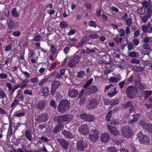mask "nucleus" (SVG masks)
<instances>
[{"mask_svg": "<svg viewBox=\"0 0 152 152\" xmlns=\"http://www.w3.org/2000/svg\"><path fill=\"white\" fill-rule=\"evenodd\" d=\"M70 106L69 101L66 99L62 100L58 106V110L61 113H64L69 110Z\"/></svg>", "mask_w": 152, "mask_h": 152, "instance_id": "f257e3e1", "label": "nucleus"}, {"mask_svg": "<svg viewBox=\"0 0 152 152\" xmlns=\"http://www.w3.org/2000/svg\"><path fill=\"white\" fill-rule=\"evenodd\" d=\"M73 118V116L72 115L67 114L63 116H56L54 118V121L57 123L65 122H70L72 119Z\"/></svg>", "mask_w": 152, "mask_h": 152, "instance_id": "f03ea898", "label": "nucleus"}, {"mask_svg": "<svg viewBox=\"0 0 152 152\" xmlns=\"http://www.w3.org/2000/svg\"><path fill=\"white\" fill-rule=\"evenodd\" d=\"M137 137L140 143L144 145H149L150 140L149 138L145 134H143L142 132H140L137 134Z\"/></svg>", "mask_w": 152, "mask_h": 152, "instance_id": "7ed1b4c3", "label": "nucleus"}, {"mask_svg": "<svg viewBox=\"0 0 152 152\" xmlns=\"http://www.w3.org/2000/svg\"><path fill=\"white\" fill-rule=\"evenodd\" d=\"M122 134L128 138L131 137L132 134V130L129 127H124L121 129Z\"/></svg>", "mask_w": 152, "mask_h": 152, "instance_id": "20e7f679", "label": "nucleus"}, {"mask_svg": "<svg viewBox=\"0 0 152 152\" xmlns=\"http://www.w3.org/2000/svg\"><path fill=\"white\" fill-rule=\"evenodd\" d=\"M99 132L96 130H93L89 133V138L92 141L95 142L99 138Z\"/></svg>", "mask_w": 152, "mask_h": 152, "instance_id": "39448f33", "label": "nucleus"}, {"mask_svg": "<svg viewBox=\"0 0 152 152\" xmlns=\"http://www.w3.org/2000/svg\"><path fill=\"white\" fill-rule=\"evenodd\" d=\"M136 89L135 87L130 86L128 87L126 91L127 96L129 98H132L136 93Z\"/></svg>", "mask_w": 152, "mask_h": 152, "instance_id": "423d86ee", "label": "nucleus"}, {"mask_svg": "<svg viewBox=\"0 0 152 152\" xmlns=\"http://www.w3.org/2000/svg\"><path fill=\"white\" fill-rule=\"evenodd\" d=\"M87 146L86 142L83 140H80L77 143V148L79 151H83Z\"/></svg>", "mask_w": 152, "mask_h": 152, "instance_id": "0eeeda50", "label": "nucleus"}, {"mask_svg": "<svg viewBox=\"0 0 152 152\" xmlns=\"http://www.w3.org/2000/svg\"><path fill=\"white\" fill-rule=\"evenodd\" d=\"M98 91V89L96 85H91L87 88L85 94L87 95H90L96 93Z\"/></svg>", "mask_w": 152, "mask_h": 152, "instance_id": "6e6552de", "label": "nucleus"}, {"mask_svg": "<svg viewBox=\"0 0 152 152\" xmlns=\"http://www.w3.org/2000/svg\"><path fill=\"white\" fill-rule=\"evenodd\" d=\"M80 57L77 55L75 56L72 58L68 64L69 66L72 67L74 66L75 65L77 64L80 60Z\"/></svg>", "mask_w": 152, "mask_h": 152, "instance_id": "1a4fd4ad", "label": "nucleus"}, {"mask_svg": "<svg viewBox=\"0 0 152 152\" xmlns=\"http://www.w3.org/2000/svg\"><path fill=\"white\" fill-rule=\"evenodd\" d=\"M57 141L64 149L67 150L68 149L69 143L66 141L61 138L58 139Z\"/></svg>", "mask_w": 152, "mask_h": 152, "instance_id": "9d476101", "label": "nucleus"}, {"mask_svg": "<svg viewBox=\"0 0 152 152\" xmlns=\"http://www.w3.org/2000/svg\"><path fill=\"white\" fill-rule=\"evenodd\" d=\"M84 89L82 90L79 94L78 99H80L79 101V104L81 105L84 103L86 98V94H84Z\"/></svg>", "mask_w": 152, "mask_h": 152, "instance_id": "9b49d317", "label": "nucleus"}, {"mask_svg": "<svg viewBox=\"0 0 152 152\" xmlns=\"http://www.w3.org/2000/svg\"><path fill=\"white\" fill-rule=\"evenodd\" d=\"M48 119V116L47 114L42 113L39 115L37 119L38 122L42 123L47 121Z\"/></svg>", "mask_w": 152, "mask_h": 152, "instance_id": "f8f14e48", "label": "nucleus"}, {"mask_svg": "<svg viewBox=\"0 0 152 152\" xmlns=\"http://www.w3.org/2000/svg\"><path fill=\"white\" fill-rule=\"evenodd\" d=\"M97 104V100L96 99H92L89 101L88 107L89 109H93L96 107Z\"/></svg>", "mask_w": 152, "mask_h": 152, "instance_id": "ddd939ff", "label": "nucleus"}, {"mask_svg": "<svg viewBox=\"0 0 152 152\" xmlns=\"http://www.w3.org/2000/svg\"><path fill=\"white\" fill-rule=\"evenodd\" d=\"M79 130L82 134L86 135L89 132L88 126L86 124L82 125L79 128Z\"/></svg>", "mask_w": 152, "mask_h": 152, "instance_id": "4468645a", "label": "nucleus"}, {"mask_svg": "<svg viewBox=\"0 0 152 152\" xmlns=\"http://www.w3.org/2000/svg\"><path fill=\"white\" fill-rule=\"evenodd\" d=\"M107 126L111 133L115 136L118 135L119 133V131L115 127L108 125Z\"/></svg>", "mask_w": 152, "mask_h": 152, "instance_id": "2eb2a0df", "label": "nucleus"}, {"mask_svg": "<svg viewBox=\"0 0 152 152\" xmlns=\"http://www.w3.org/2000/svg\"><path fill=\"white\" fill-rule=\"evenodd\" d=\"M100 139L102 142L107 143L110 139V136L107 133H102L100 136Z\"/></svg>", "mask_w": 152, "mask_h": 152, "instance_id": "dca6fc26", "label": "nucleus"}, {"mask_svg": "<svg viewBox=\"0 0 152 152\" xmlns=\"http://www.w3.org/2000/svg\"><path fill=\"white\" fill-rule=\"evenodd\" d=\"M78 92L77 90L74 88L70 89L68 90V95L71 98L76 97L78 95Z\"/></svg>", "mask_w": 152, "mask_h": 152, "instance_id": "f3484780", "label": "nucleus"}, {"mask_svg": "<svg viewBox=\"0 0 152 152\" xmlns=\"http://www.w3.org/2000/svg\"><path fill=\"white\" fill-rule=\"evenodd\" d=\"M32 132L30 130H26L25 133L26 137L31 142V141L32 139Z\"/></svg>", "mask_w": 152, "mask_h": 152, "instance_id": "a211bd4d", "label": "nucleus"}, {"mask_svg": "<svg viewBox=\"0 0 152 152\" xmlns=\"http://www.w3.org/2000/svg\"><path fill=\"white\" fill-rule=\"evenodd\" d=\"M45 102L43 101H40L36 105V107L39 110H42L45 107Z\"/></svg>", "mask_w": 152, "mask_h": 152, "instance_id": "6ab92c4d", "label": "nucleus"}, {"mask_svg": "<svg viewBox=\"0 0 152 152\" xmlns=\"http://www.w3.org/2000/svg\"><path fill=\"white\" fill-rule=\"evenodd\" d=\"M62 134L66 137L69 138H72L73 136L71 132L70 131H67L65 130L62 131Z\"/></svg>", "mask_w": 152, "mask_h": 152, "instance_id": "aec40b11", "label": "nucleus"}, {"mask_svg": "<svg viewBox=\"0 0 152 152\" xmlns=\"http://www.w3.org/2000/svg\"><path fill=\"white\" fill-rule=\"evenodd\" d=\"M148 123H147L144 120H142L140 121L139 124L140 126H141L143 129L145 130L148 127Z\"/></svg>", "mask_w": 152, "mask_h": 152, "instance_id": "412c9836", "label": "nucleus"}, {"mask_svg": "<svg viewBox=\"0 0 152 152\" xmlns=\"http://www.w3.org/2000/svg\"><path fill=\"white\" fill-rule=\"evenodd\" d=\"M142 5L144 8H152V4L150 0H149L148 1H144L142 3Z\"/></svg>", "mask_w": 152, "mask_h": 152, "instance_id": "4be33fe9", "label": "nucleus"}, {"mask_svg": "<svg viewBox=\"0 0 152 152\" xmlns=\"http://www.w3.org/2000/svg\"><path fill=\"white\" fill-rule=\"evenodd\" d=\"M60 85V83L59 81H55L53 82L51 87L55 89H57Z\"/></svg>", "mask_w": 152, "mask_h": 152, "instance_id": "5701e85b", "label": "nucleus"}, {"mask_svg": "<svg viewBox=\"0 0 152 152\" xmlns=\"http://www.w3.org/2000/svg\"><path fill=\"white\" fill-rule=\"evenodd\" d=\"M95 119V118L94 115L91 114H88L86 121L92 122L94 121Z\"/></svg>", "mask_w": 152, "mask_h": 152, "instance_id": "b1692460", "label": "nucleus"}, {"mask_svg": "<svg viewBox=\"0 0 152 152\" xmlns=\"http://www.w3.org/2000/svg\"><path fill=\"white\" fill-rule=\"evenodd\" d=\"M44 95L45 96H47L49 93V90L48 88L47 87H45L42 91Z\"/></svg>", "mask_w": 152, "mask_h": 152, "instance_id": "393cba45", "label": "nucleus"}, {"mask_svg": "<svg viewBox=\"0 0 152 152\" xmlns=\"http://www.w3.org/2000/svg\"><path fill=\"white\" fill-rule=\"evenodd\" d=\"M107 152H116L117 151L116 148L114 146H111L108 148L107 149Z\"/></svg>", "mask_w": 152, "mask_h": 152, "instance_id": "a878e982", "label": "nucleus"}, {"mask_svg": "<svg viewBox=\"0 0 152 152\" xmlns=\"http://www.w3.org/2000/svg\"><path fill=\"white\" fill-rule=\"evenodd\" d=\"M137 107V106L135 104H132L130 106V107L129 109V112L130 113L134 112Z\"/></svg>", "mask_w": 152, "mask_h": 152, "instance_id": "bb28decb", "label": "nucleus"}, {"mask_svg": "<svg viewBox=\"0 0 152 152\" xmlns=\"http://www.w3.org/2000/svg\"><path fill=\"white\" fill-rule=\"evenodd\" d=\"M112 112V110H110L107 114V115L106 116V120L108 121H110V118H111Z\"/></svg>", "mask_w": 152, "mask_h": 152, "instance_id": "cd10ccee", "label": "nucleus"}, {"mask_svg": "<svg viewBox=\"0 0 152 152\" xmlns=\"http://www.w3.org/2000/svg\"><path fill=\"white\" fill-rule=\"evenodd\" d=\"M93 79H90L87 82L86 84L84 85V87L85 88H87L92 83Z\"/></svg>", "mask_w": 152, "mask_h": 152, "instance_id": "c85d7f7f", "label": "nucleus"}, {"mask_svg": "<svg viewBox=\"0 0 152 152\" xmlns=\"http://www.w3.org/2000/svg\"><path fill=\"white\" fill-rule=\"evenodd\" d=\"M97 50L96 48H94L93 49H91L88 48H86V53L87 54L93 53H94L95 51Z\"/></svg>", "mask_w": 152, "mask_h": 152, "instance_id": "c756f323", "label": "nucleus"}, {"mask_svg": "<svg viewBox=\"0 0 152 152\" xmlns=\"http://www.w3.org/2000/svg\"><path fill=\"white\" fill-rule=\"evenodd\" d=\"M50 48L51 54L54 55H55L56 52V48H55V46L53 45H52L50 46Z\"/></svg>", "mask_w": 152, "mask_h": 152, "instance_id": "7c9ffc66", "label": "nucleus"}, {"mask_svg": "<svg viewBox=\"0 0 152 152\" xmlns=\"http://www.w3.org/2000/svg\"><path fill=\"white\" fill-rule=\"evenodd\" d=\"M145 9L144 7H142L137 10L138 13L141 15L144 14L145 12Z\"/></svg>", "mask_w": 152, "mask_h": 152, "instance_id": "2f4dec72", "label": "nucleus"}, {"mask_svg": "<svg viewBox=\"0 0 152 152\" xmlns=\"http://www.w3.org/2000/svg\"><path fill=\"white\" fill-rule=\"evenodd\" d=\"M136 89L137 88L139 89L142 90L144 88V87L143 86L140 82H139L136 84Z\"/></svg>", "mask_w": 152, "mask_h": 152, "instance_id": "473e14b6", "label": "nucleus"}, {"mask_svg": "<svg viewBox=\"0 0 152 152\" xmlns=\"http://www.w3.org/2000/svg\"><path fill=\"white\" fill-rule=\"evenodd\" d=\"M133 77L134 81L136 83V84L140 82L141 78L138 75L133 76Z\"/></svg>", "mask_w": 152, "mask_h": 152, "instance_id": "72a5a7b5", "label": "nucleus"}, {"mask_svg": "<svg viewBox=\"0 0 152 152\" xmlns=\"http://www.w3.org/2000/svg\"><path fill=\"white\" fill-rule=\"evenodd\" d=\"M15 23L12 20H10L9 24V27L10 29H12L14 28Z\"/></svg>", "mask_w": 152, "mask_h": 152, "instance_id": "f704fd0d", "label": "nucleus"}, {"mask_svg": "<svg viewBox=\"0 0 152 152\" xmlns=\"http://www.w3.org/2000/svg\"><path fill=\"white\" fill-rule=\"evenodd\" d=\"M132 104V103L131 101L126 102L124 104V107L125 109H127Z\"/></svg>", "mask_w": 152, "mask_h": 152, "instance_id": "c9c22d12", "label": "nucleus"}, {"mask_svg": "<svg viewBox=\"0 0 152 152\" xmlns=\"http://www.w3.org/2000/svg\"><path fill=\"white\" fill-rule=\"evenodd\" d=\"M60 26L62 28H64L68 26L67 22L65 21H62L60 23Z\"/></svg>", "mask_w": 152, "mask_h": 152, "instance_id": "e433bc0d", "label": "nucleus"}, {"mask_svg": "<svg viewBox=\"0 0 152 152\" xmlns=\"http://www.w3.org/2000/svg\"><path fill=\"white\" fill-rule=\"evenodd\" d=\"M88 114H86V113H83L80 115V118L85 121H86V120L87 118V115Z\"/></svg>", "mask_w": 152, "mask_h": 152, "instance_id": "4c0bfd02", "label": "nucleus"}, {"mask_svg": "<svg viewBox=\"0 0 152 152\" xmlns=\"http://www.w3.org/2000/svg\"><path fill=\"white\" fill-rule=\"evenodd\" d=\"M85 74V72L84 71H80L77 73V77L79 78H82Z\"/></svg>", "mask_w": 152, "mask_h": 152, "instance_id": "58836bf2", "label": "nucleus"}, {"mask_svg": "<svg viewBox=\"0 0 152 152\" xmlns=\"http://www.w3.org/2000/svg\"><path fill=\"white\" fill-rule=\"evenodd\" d=\"M119 80V78L118 77H111L110 78V82L111 83H115L117 82L118 80Z\"/></svg>", "mask_w": 152, "mask_h": 152, "instance_id": "ea45409f", "label": "nucleus"}, {"mask_svg": "<svg viewBox=\"0 0 152 152\" xmlns=\"http://www.w3.org/2000/svg\"><path fill=\"white\" fill-rule=\"evenodd\" d=\"M12 15L15 17H18V14L16 10V8H13L12 10Z\"/></svg>", "mask_w": 152, "mask_h": 152, "instance_id": "a19ab883", "label": "nucleus"}, {"mask_svg": "<svg viewBox=\"0 0 152 152\" xmlns=\"http://www.w3.org/2000/svg\"><path fill=\"white\" fill-rule=\"evenodd\" d=\"M148 126L147 127L146 130L149 132L152 133V124L151 123H148Z\"/></svg>", "mask_w": 152, "mask_h": 152, "instance_id": "79ce46f5", "label": "nucleus"}, {"mask_svg": "<svg viewBox=\"0 0 152 152\" xmlns=\"http://www.w3.org/2000/svg\"><path fill=\"white\" fill-rule=\"evenodd\" d=\"M128 56L133 58H135L137 57V55L135 52L133 51L129 53Z\"/></svg>", "mask_w": 152, "mask_h": 152, "instance_id": "37998d69", "label": "nucleus"}, {"mask_svg": "<svg viewBox=\"0 0 152 152\" xmlns=\"http://www.w3.org/2000/svg\"><path fill=\"white\" fill-rule=\"evenodd\" d=\"M50 104L53 108H55L57 107V105L56 104L55 101L53 100H52L50 101Z\"/></svg>", "mask_w": 152, "mask_h": 152, "instance_id": "c03bdc74", "label": "nucleus"}, {"mask_svg": "<svg viewBox=\"0 0 152 152\" xmlns=\"http://www.w3.org/2000/svg\"><path fill=\"white\" fill-rule=\"evenodd\" d=\"M145 91L146 92V95L144 98L145 99H146L147 98H148L151 94L152 91Z\"/></svg>", "mask_w": 152, "mask_h": 152, "instance_id": "a18cd8bd", "label": "nucleus"}, {"mask_svg": "<svg viewBox=\"0 0 152 152\" xmlns=\"http://www.w3.org/2000/svg\"><path fill=\"white\" fill-rule=\"evenodd\" d=\"M136 67V70L138 72H142L144 70V68L139 66H135Z\"/></svg>", "mask_w": 152, "mask_h": 152, "instance_id": "49530a36", "label": "nucleus"}, {"mask_svg": "<svg viewBox=\"0 0 152 152\" xmlns=\"http://www.w3.org/2000/svg\"><path fill=\"white\" fill-rule=\"evenodd\" d=\"M99 36V34H90L88 36V37L91 38H97Z\"/></svg>", "mask_w": 152, "mask_h": 152, "instance_id": "de8ad7c7", "label": "nucleus"}, {"mask_svg": "<svg viewBox=\"0 0 152 152\" xmlns=\"http://www.w3.org/2000/svg\"><path fill=\"white\" fill-rule=\"evenodd\" d=\"M134 47V45L132 42H130L129 43L128 46V50L129 51L132 50Z\"/></svg>", "mask_w": 152, "mask_h": 152, "instance_id": "09e8293b", "label": "nucleus"}, {"mask_svg": "<svg viewBox=\"0 0 152 152\" xmlns=\"http://www.w3.org/2000/svg\"><path fill=\"white\" fill-rule=\"evenodd\" d=\"M48 80V78H45L42 79L41 82L39 83V85L40 86L43 84L45 83V82Z\"/></svg>", "mask_w": 152, "mask_h": 152, "instance_id": "8fccbe9b", "label": "nucleus"}, {"mask_svg": "<svg viewBox=\"0 0 152 152\" xmlns=\"http://www.w3.org/2000/svg\"><path fill=\"white\" fill-rule=\"evenodd\" d=\"M142 30L143 32L146 33L148 32V28L147 26L145 25H143L142 26Z\"/></svg>", "mask_w": 152, "mask_h": 152, "instance_id": "3c124183", "label": "nucleus"}, {"mask_svg": "<svg viewBox=\"0 0 152 152\" xmlns=\"http://www.w3.org/2000/svg\"><path fill=\"white\" fill-rule=\"evenodd\" d=\"M126 22L127 23V25L129 26H131L132 24V20L130 18H128L126 19Z\"/></svg>", "mask_w": 152, "mask_h": 152, "instance_id": "603ef678", "label": "nucleus"}, {"mask_svg": "<svg viewBox=\"0 0 152 152\" xmlns=\"http://www.w3.org/2000/svg\"><path fill=\"white\" fill-rule=\"evenodd\" d=\"M143 48L147 50H149L150 48V46L148 44L146 43L144 44Z\"/></svg>", "mask_w": 152, "mask_h": 152, "instance_id": "864d4df0", "label": "nucleus"}, {"mask_svg": "<svg viewBox=\"0 0 152 152\" xmlns=\"http://www.w3.org/2000/svg\"><path fill=\"white\" fill-rule=\"evenodd\" d=\"M61 130V129H60L58 127L56 126L53 129L52 132L55 133H57L58 132H59Z\"/></svg>", "mask_w": 152, "mask_h": 152, "instance_id": "5fc2aeb1", "label": "nucleus"}, {"mask_svg": "<svg viewBox=\"0 0 152 152\" xmlns=\"http://www.w3.org/2000/svg\"><path fill=\"white\" fill-rule=\"evenodd\" d=\"M89 24L90 26L94 27L95 28L96 27V25L95 22L93 20L90 21Z\"/></svg>", "mask_w": 152, "mask_h": 152, "instance_id": "6e6d98bb", "label": "nucleus"}, {"mask_svg": "<svg viewBox=\"0 0 152 152\" xmlns=\"http://www.w3.org/2000/svg\"><path fill=\"white\" fill-rule=\"evenodd\" d=\"M24 93L25 94L31 95L32 94V91L28 89H26L24 91Z\"/></svg>", "mask_w": 152, "mask_h": 152, "instance_id": "4d7b16f0", "label": "nucleus"}, {"mask_svg": "<svg viewBox=\"0 0 152 152\" xmlns=\"http://www.w3.org/2000/svg\"><path fill=\"white\" fill-rule=\"evenodd\" d=\"M38 127L39 128V129H41L42 130H43V132H45V131H46V129L45 128V126L43 124H41L39 125Z\"/></svg>", "mask_w": 152, "mask_h": 152, "instance_id": "13d9d810", "label": "nucleus"}, {"mask_svg": "<svg viewBox=\"0 0 152 152\" xmlns=\"http://www.w3.org/2000/svg\"><path fill=\"white\" fill-rule=\"evenodd\" d=\"M133 119H132L135 122L137 121L138 118V115L137 114H134L133 115Z\"/></svg>", "mask_w": 152, "mask_h": 152, "instance_id": "bf43d9fd", "label": "nucleus"}, {"mask_svg": "<svg viewBox=\"0 0 152 152\" xmlns=\"http://www.w3.org/2000/svg\"><path fill=\"white\" fill-rule=\"evenodd\" d=\"M131 62L132 63H136L137 64H139L140 62V61L139 60H138L134 58H133L131 59Z\"/></svg>", "mask_w": 152, "mask_h": 152, "instance_id": "052dcab7", "label": "nucleus"}, {"mask_svg": "<svg viewBox=\"0 0 152 152\" xmlns=\"http://www.w3.org/2000/svg\"><path fill=\"white\" fill-rule=\"evenodd\" d=\"M6 86L8 88L9 91H11L13 90V87H12V85L10 83H7L6 84Z\"/></svg>", "mask_w": 152, "mask_h": 152, "instance_id": "680f3d73", "label": "nucleus"}, {"mask_svg": "<svg viewBox=\"0 0 152 152\" xmlns=\"http://www.w3.org/2000/svg\"><path fill=\"white\" fill-rule=\"evenodd\" d=\"M24 115L25 113L24 112H20L16 114L15 115V116L20 117L24 116Z\"/></svg>", "mask_w": 152, "mask_h": 152, "instance_id": "e2e57ef3", "label": "nucleus"}, {"mask_svg": "<svg viewBox=\"0 0 152 152\" xmlns=\"http://www.w3.org/2000/svg\"><path fill=\"white\" fill-rule=\"evenodd\" d=\"M117 93V91H114L111 93H108V95L110 97L113 96L115 95Z\"/></svg>", "mask_w": 152, "mask_h": 152, "instance_id": "0e129e2a", "label": "nucleus"}, {"mask_svg": "<svg viewBox=\"0 0 152 152\" xmlns=\"http://www.w3.org/2000/svg\"><path fill=\"white\" fill-rule=\"evenodd\" d=\"M103 101L104 104L106 105L109 104L111 103V101L107 99H104Z\"/></svg>", "mask_w": 152, "mask_h": 152, "instance_id": "69168bd1", "label": "nucleus"}, {"mask_svg": "<svg viewBox=\"0 0 152 152\" xmlns=\"http://www.w3.org/2000/svg\"><path fill=\"white\" fill-rule=\"evenodd\" d=\"M40 139L41 140H44L46 142H48L49 141V140L48 139L47 137L45 136H42L40 138Z\"/></svg>", "mask_w": 152, "mask_h": 152, "instance_id": "338daca9", "label": "nucleus"}, {"mask_svg": "<svg viewBox=\"0 0 152 152\" xmlns=\"http://www.w3.org/2000/svg\"><path fill=\"white\" fill-rule=\"evenodd\" d=\"M146 14L145 16L143 17L142 18V20L143 21V22L144 23H145L148 20V17L147 16H146Z\"/></svg>", "mask_w": 152, "mask_h": 152, "instance_id": "774afa93", "label": "nucleus"}]
</instances>
